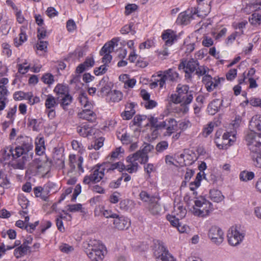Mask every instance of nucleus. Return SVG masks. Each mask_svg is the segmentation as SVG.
Wrapping results in <instances>:
<instances>
[{
	"label": "nucleus",
	"instance_id": "72a5a7b5",
	"mask_svg": "<svg viewBox=\"0 0 261 261\" xmlns=\"http://www.w3.org/2000/svg\"><path fill=\"white\" fill-rule=\"evenodd\" d=\"M109 78L103 77L99 82V85L101 86L100 92L102 95H108L110 93V86L108 84Z\"/></svg>",
	"mask_w": 261,
	"mask_h": 261
},
{
	"label": "nucleus",
	"instance_id": "1a4fd4ad",
	"mask_svg": "<svg viewBox=\"0 0 261 261\" xmlns=\"http://www.w3.org/2000/svg\"><path fill=\"white\" fill-rule=\"evenodd\" d=\"M224 81L225 79L223 77L218 76L212 77L210 75L204 76L202 80V82L208 92H212L214 89L219 88L221 83Z\"/></svg>",
	"mask_w": 261,
	"mask_h": 261
},
{
	"label": "nucleus",
	"instance_id": "6ab92c4d",
	"mask_svg": "<svg viewBox=\"0 0 261 261\" xmlns=\"http://www.w3.org/2000/svg\"><path fill=\"white\" fill-rule=\"evenodd\" d=\"M161 198L159 195L152 199V201L148 204V209L149 212L153 215H159L162 210L161 204L159 202Z\"/></svg>",
	"mask_w": 261,
	"mask_h": 261
},
{
	"label": "nucleus",
	"instance_id": "423d86ee",
	"mask_svg": "<svg viewBox=\"0 0 261 261\" xmlns=\"http://www.w3.org/2000/svg\"><path fill=\"white\" fill-rule=\"evenodd\" d=\"M105 175L99 164H97L93 168V171L90 175H86L83 179V182L86 185L91 183H97L100 181Z\"/></svg>",
	"mask_w": 261,
	"mask_h": 261
},
{
	"label": "nucleus",
	"instance_id": "0eeeda50",
	"mask_svg": "<svg viewBox=\"0 0 261 261\" xmlns=\"http://www.w3.org/2000/svg\"><path fill=\"white\" fill-rule=\"evenodd\" d=\"M14 159H18L21 157V159H18L17 162L13 164L12 166L14 169H23L25 167V163L29 159L28 154L25 152L21 147L18 146L15 147V151H14Z\"/></svg>",
	"mask_w": 261,
	"mask_h": 261
},
{
	"label": "nucleus",
	"instance_id": "49530a36",
	"mask_svg": "<svg viewBox=\"0 0 261 261\" xmlns=\"http://www.w3.org/2000/svg\"><path fill=\"white\" fill-rule=\"evenodd\" d=\"M14 151H15V147L14 148V147L11 145H9L5 147L3 152V156L4 159L5 160H9L11 158L13 159L15 154Z\"/></svg>",
	"mask_w": 261,
	"mask_h": 261
},
{
	"label": "nucleus",
	"instance_id": "a878e982",
	"mask_svg": "<svg viewBox=\"0 0 261 261\" xmlns=\"http://www.w3.org/2000/svg\"><path fill=\"white\" fill-rule=\"evenodd\" d=\"M236 141V134L232 135L231 139L229 140H222V141L216 139L215 142L217 146L220 149H226L229 146Z\"/></svg>",
	"mask_w": 261,
	"mask_h": 261
},
{
	"label": "nucleus",
	"instance_id": "69168bd1",
	"mask_svg": "<svg viewBox=\"0 0 261 261\" xmlns=\"http://www.w3.org/2000/svg\"><path fill=\"white\" fill-rule=\"evenodd\" d=\"M47 45L48 42L47 41L38 40V42L36 44V48L37 50L46 52L47 50Z\"/></svg>",
	"mask_w": 261,
	"mask_h": 261
},
{
	"label": "nucleus",
	"instance_id": "473e14b6",
	"mask_svg": "<svg viewBox=\"0 0 261 261\" xmlns=\"http://www.w3.org/2000/svg\"><path fill=\"white\" fill-rule=\"evenodd\" d=\"M79 100L81 105L85 109H92L93 107V102L90 100L87 95L85 93H82L79 97Z\"/></svg>",
	"mask_w": 261,
	"mask_h": 261
},
{
	"label": "nucleus",
	"instance_id": "3c124183",
	"mask_svg": "<svg viewBox=\"0 0 261 261\" xmlns=\"http://www.w3.org/2000/svg\"><path fill=\"white\" fill-rule=\"evenodd\" d=\"M210 71L209 68L203 65L199 66L198 65V67L196 70V74L198 76H205L207 75H209L208 74Z\"/></svg>",
	"mask_w": 261,
	"mask_h": 261
},
{
	"label": "nucleus",
	"instance_id": "4be33fe9",
	"mask_svg": "<svg viewBox=\"0 0 261 261\" xmlns=\"http://www.w3.org/2000/svg\"><path fill=\"white\" fill-rule=\"evenodd\" d=\"M91 109L88 108L83 109L79 113V117L89 122H94L96 119V115Z\"/></svg>",
	"mask_w": 261,
	"mask_h": 261
},
{
	"label": "nucleus",
	"instance_id": "bb28decb",
	"mask_svg": "<svg viewBox=\"0 0 261 261\" xmlns=\"http://www.w3.org/2000/svg\"><path fill=\"white\" fill-rule=\"evenodd\" d=\"M27 27L26 26H21L20 28V33L19 34V38H15L14 40V43L16 47H19L21 45L27 40L26 31Z\"/></svg>",
	"mask_w": 261,
	"mask_h": 261
},
{
	"label": "nucleus",
	"instance_id": "a211bd4d",
	"mask_svg": "<svg viewBox=\"0 0 261 261\" xmlns=\"http://www.w3.org/2000/svg\"><path fill=\"white\" fill-rule=\"evenodd\" d=\"M69 164L70 167L74 169L77 167L79 172L83 173L84 172V168L82 166L84 159L82 156L77 157L74 154H70L69 156Z\"/></svg>",
	"mask_w": 261,
	"mask_h": 261
},
{
	"label": "nucleus",
	"instance_id": "c756f323",
	"mask_svg": "<svg viewBox=\"0 0 261 261\" xmlns=\"http://www.w3.org/2000/svg\"><path fill=\"white\" fill-rule=\"evenodd\" d=\"M223 100L216 99L214 100L208 106V111L211 114H215L222 106Z\"/></svg>",
	"mask_w": 261,
	"mask_h": 261
},
{
	"label": "nucleus",
	"instance_id": "338daca9",
	"mask_svg": "<svg viewBox=\"0 0 261 261\" xmlns=\"http://www.w3.org/2000/svg\"><path fill=\"white\" fill-rule=\"evenodd\" d=\"M41 80L44 83L50 85L54 82V76L51 74L46 73L42 77Z\"/></svg>",
	"mask_w": 261,
	"mask_h": 261
},
{
	"label": "nucleus",
	"instance_id": "c85d7f7f",
	"mask_svg": "<svg viewBox=\"0 0 261 261\" xmlns=\"http://www.w3.org/2000/svg\"><path fill=\"white\" fill-rule=\"evenodd\" d=\"M36 153L41 155L43 154L45 150V142L43 137H38L35 140Z\"/></svg>",
	"mask_w": 261,
	"mask_h": 261
},
{
	"label": "nucleus",
	"instance_id": "680f3d73",
	"mask_svg": "<svg viewBox=\"0 0 261 261\" xmlns=\"http://www.w3.org/2000/svg\"><path fill=\"white\" fill-rule=\"evenodd\" d=\"M107 67L108 65L103 64L99 67L95 68L94 70V73L97 76L102 75L108 70Z\"/></svg>",
	"mask_w": 261,
	"mask_h": 261
},
{
	"label": "nucleus",
	"instance_id": "bf43d9fd",
	"mask_svg": "<svg viewBox=\"0 0 261 261\" xmlns=\"http://www.w3.org/2000/svg\"><path fill=\"white\" fill-rule=\"evenodd\" d=\"M53 159L55 161H57L59 165L63 167L64 164V157L62 153L58 154L56 151L53 154Z\"/></svg>",
	"mask_w": 261,
	"mask_h": 261
},
{
	"label": "nucleus",
	"instance_id": "774afa93",
	"mask_svg": "<svg viewBox=\"0 0 261 261\" xmlns=\"http://www.w3.org/2000/svg\"><path fill=\"white\" fill-rule=\"evenodd\" d=\"M157 261H175L173 257L169 253L168 251L165 252Z\"/></svg>",
	"mask_w": 261,
	"mask_h": 261
},
{
	"label": "nucleus",
	"instance_id": "f704fd0d",
	"mask_svg": "<svg viewBox=\"0 0 261 261\" xmlns=\"http://www.w3.org/2000/svg\"><path fill=\"white\" fill-rule=\"evenodd\" d=\"M250 127L261 132V115L253 116L250 121Z\"/></svg>",
	"mask_w": 261,
	"mask_h": 261
},
{
	"label": "nucleus",
	"instance_id": "412c9836",
	"mask_svg": "<svg viewBox=\"0 0 261 261\" xmlns=\"http://www.w3.org/2000/svg\"><path fill=\"white\" fill-rule=\"evenodd\" d=\"M95 128L88 124H84L77 127V132L83 137H89L95 134Z\"/></svg>",
	"mask_w": 261,
	"mask_h": 261
},
{
	"label": "nucleus",
	"instance_id": "cd10ccee",
	"mask_svg": "<svg viewBox=\"0 0 261 261\" xmlns=\"http://www.w3.org/2000/svg\"><path fill=\"white\" fill-rule=\"evenodd\" d=\"M117 39H113L110 42L106 43L100 51V55H103L105 54H109L113 51L115 46L117 45Z\"/></svg>",
	"mask_w": 261,
	"mask_h": 261
},
{
	"label": "nucleus",
	"instance_id": "b1692460",
	"mask_svg": "<svg viewBox=\"0 0 261 261\" xmlns=\"http://www.w3.org/2000/svg\"><path fill=\"white\" fill-rule=\"evenodd\" d=\"M105 246L101 242L95 239L90 240L87 244V246L86 248V253L88 254L89 252H94L98 250V248L103 249Z\"/></svg>",
	"mask_w": 261,
	"mask_h": 261
},
{
	"label": "nucleus",
	"instance_id": "7c9ffc66",
	"mask_svg": "<svg viewBox=\"0 0 261 261\" xmlns=\"http://www.w3.org/2000/svg\"><path fill=\"white\" fill-rule=\"evenodd\" d=\"M46 188H42L41 187H36L34 188L33 191L34 194L36 197H39L44 201H47L48 195H47Z\"/></svg>",
	"mask_w": 261,
	"mask_h": 261
},
{
	"label": "nucleus",
	"instance_id": "8fccbe9b",
	"mask_svg": "<svg viewBox=\"0 0 261 261\" xmlns=\"http://www.w3.org/2000/svg\"><path fill=\"white\" fill-rule=\"evenodd\" d=\"M249 21L251 25H258L261 23V15L254 13L249 18Z\"/></svg>",
	"mask_w": 261,
	"mask_h": 261
},
{
	"label": "nucleus",
	"instance_id": "864d4df0",
	"mask_svg": "<svg viewBox=\"0 0 261 261\" xmlns=\"http://www.w3.org/2000/svg\"><path fill=\"white\" fill-rule=\"evenodd\" d=\"M105 139L103 137H100L96 139L93 144L88 146L89 149L94 148L95 150H98L103 145V141Z\"/></svg>",
	"mask_w": 261,
	"mask_h": 261
},
{
	"label": "nucleus",
	"instance_id": "13d9d810",
	"mask_svg": "<svg viewBox=\"0 0 261 261\" xmlns=\"http://www.w3.org/2000/svg\"><path fill=\"white\" fill-rule=\"evenodd\" d=\"M61 98H62L61 106H62L64 109L72 102V97L69 93Z\"/></svg>",
	"mask_w": 261,
	"mask_h": 261
},
{
	"label": "nucleus",
	"instance_id": "0e129e2a",
	"mask_svg": "<svg viewBox=\"0 0 261 261\" xmlns=\"http://www.w3.org/2000/svg\"><path fill=\"white\" fill-rule=\"evenodd\" d=\"M71 145L74 150H77L79 152L83 153L84 151L82 143L77 140H73L71 142Z\"/></svg>",
	"mask_w": 261,
	"mask_h": 261
},
{
	"label": "nucleus",
	"instance_id": "dca6fc26",
	"mask_svg": "<svg viewBox=\"0 0 261 261\" xmlns=\"http://www.w3.org/2000/svg\"><path fill=\"white\" fill-rule=\"evenodd\" d=\"M162 38L165 42V45L168 46H171L177 39L176 32L170 29L163 32Z\"/></svg>",
	"mask_w": 261,
	"mask_h": 261
},
{
	"label": "nucleus",
	"instance_id": "7ed1b4c3",
	"mask_svg": "<svg viewBox=\"0 0 261 261\" xmlns=\"http://www.w3.org/2000/svg\"><path fill=\"white\" fill-rule=\"evenodd\" d=\"M195 205L193 206V214L199 217L208 216L213 211L212 204L205 198L201 197L194 201Z\"/></svg>",
	"mask_w": 261,
	"mask_h": 261
},
{
	"label": "nucleus",
	"instance_id": "f257e3e1",
	"mask_svg": "<svg viewBox=\"0 0 261 261\" xmlns=\"http://www.w3.org/2000/svg\"><path fill=\"white\" fill-rule=\"evenodd\" d=\"M194 94L195 92L190 90L188 85L179 84L176 87V93L171 95L170 100L175 104H180V111L186 114L189 110Z\"/></svg>",
	"mask_w": 261,
	"mask_h": 261
},
{
	"label": "nucleus",
	"instance_id": "a19ab883",
	"mask_svg": "<svg viewBox=\"0 0 261 261\" xmlns=\"http://www.w3.org/2000/svg\"><path fill=\"white\" fill-rule=\"evenodd\" d=\"M260 6L261 0H256L253 3L247 4L244 11L245 12L249 13L250 11H257L260 9Z\"/></svg>",
	"mask_w": 261,
	"mask_h": 261
},
{
	"label": "nucleus",
	"instance_id": "e433bc0d",
	"mask_svg": "<svg viewBox=\"0 0 261 261\" xmlns=\"http://www.w3.org/2000/svg\"><path fill=\"white\" fill-rule=\"evenodd\" d=\"M160 72L161 73L158 74L156 79L152 83V86L154 87L159 86L160 88H163L165 87L167 80L164 73H162V71H160Z\"/></svg>",
	"mask_w": 261,
	"mask_h": 261
},
{
	"label": "nucleus",
	"instance_id": "c03bdc74",
	"mask_svg": "<svg viewBox=\"0 0 261 261\" xmlns=\"http://www.w3.org/2000/svg\"><path fill=\"white\" fill-rule=\"evenodd\" d=\"M159 193H155L153 195H150L145 191H142L139 194L140 199L144 202H147L148 204L152 201V199L155 197H158Z\"/></svg>",
	"mask_w": 261,
	"mask_h": 261
},
{
	"label": "nucleus",
	"instance_id": "20e7f679",
	"mask_svg": "<svg viewBox=\"0 0 261 261\" xmlns=\"http://www.w3.org/2000/svg\"><path fill=\"white\" fill-rule=\"evenodd\" d=\"M250 128L252 129L251 127ZM252 129L247 132L245 136V141L250 153L261 149V132L257 133L255 132L256 129Z\"/></svg>",
	"mask_w": 261,
	"mask_h": 261
},
{
	"label": "nucleus",
	"instance_id": "393cba45",
	"mask_svg": "<svg viewBox=\"0 0 261 261\" xmlns=\"http://www.w3.org/2000/svg\"><path fill=\"white\" fill-rule=\"evenodd\" d=\"M106 252V248L103 246V249L98 248V250L94 252H89L87 254L89 258L92 261H102L104 258Z\"/></svg>",
	"mask_w": 261,
	"mask_h": 261
},
{
	"label": "nucleus",
	"instance_id": "09e8293b",
	"mask_svg": "<svg viewBox=\"0 0 261 261\" xmlns=\"http://www.w3.org/2000/svg\"><path fill=\"white\" fill-rule=\"evenodd\" d=\"M254 177V174L253 172L248 171H243L240 174V178L243 181H247L252 179Z\"/></svg>",
	"mask_w": 261,
	"mask_h": 261
},
{
	"label": "nucleus",
	"instance_id": "de8ad7c7",
	"mask_svg": "<svg viewBox=\"0 0 261 261\" xmlns=\"http://www.w3.org/2000/svg\"><path fill=\"white\" fill-rule=\"evenodd\" d=\"M33 96L32 92L25 93L22 91H18L14 93V98L17 100H21L23 99L30 100Z\"/></svg>",
	"mask_w": 261,
	"mask_h": 261
},
{
	"label": "nucleus",
	"instance_id": "9d476101",
	"mask_svg": "<svg viewBox=\"0 0 261 261\" xmlns=\"http://www.w3.org/2000/svg\"><path fill=\"white\" fill-rule=\"evenodd\" d=\"M198 65V61L191 59L187 62L181 63L179 65L178 68L179 69H182L184 70L186 79H190L192 77V74L196 71Z\"/></svg>",
	"mask_w": 261,
	"mask_h": 261
},
{
	"label": "nucleus",
	"instance_id": "2eb2a0df",
	"mask_svg": "<svg viewBox=\"0 0 261 261\" xmlns=\"http://www.w3.org/2000/svg\"><path fill=\"white\" fill-rule=\"evenodd\" d=\"M16 142L19 144L18 146L21 147L28 153L33 148L32 139L29 137L20 135L17 138Z\"/></svg>",
	"mask_w": 261,
	"mask_h": 261
},
{
	"label": "nucleus",
	"instance_id": "603ef678",
	"mask_svg": "<svg viewBox=\"0 0 261 261\" xmlns=\"http://www.w3.org/2000/svg\"><path fill=\"white\" fill-rule=\"evenodd\" d=\"M248 24V22L247 20H243L238 22H234L232 24L233 28L236 29H239L241 30V32L239 33V35H241L244 34L243 29L245 28L246 25Z\"/></svg>",
	"mask_w": 261,
	"mask_h": 261
},
{
	"label": "nucleus",
	"instance_id": "f3484780",
	"mask_svg": "<svg viewBox=\"0 0 261 261\" xmlns=\"http://www.w3.org/2000/svg\"><path fill=\"white\" fill-rule=\"evenodd\" d=\"M137 104L134 102H127L125 105V110L121 116L123 120H130L136 113L135 107Z\"/></svg>",
	"mask_w": 261,
	"mask_h": 261
},
{
	"label": "nucleus",
	"instance_id": "6e6552de",
	"mask_svg": "<svg viewBox=\"0 0 261 261\" xmlns=\"http://www.w3.org/2000/svg\"><path fill=\"white\" fill-rule=\"evenodd\" d=\"M207 235L211 242L216 245H220L224 241V232L219 226H212L208 230Z\"/></svg>",
	"mask_w": 261,
	"mask_h": 261
},
{
	"label": "nucleus",
	"instance_id": "c9c22d12",
	"mask_svg": "<svg viewBox=\"0 0 261 261\" xmlns=\"http://www.w3.org/2000/svg\"><path fill=\"white\" fill-rule=\"evenodd\" d=\"M210 197L212 201L218 203L222 201L224 198V196L222 194L221 192L216 189L210 190Z\"/></svg>",
	"mask_w": 261,
	"mask_h": 261
},
{
	"label": "nucleus",
	"instance_id": "2f4dec72",
	"mask_svg": "<svg viewBox=\"0 0 261 261\" xmlns=\"http://www.w3.org/2000/svg\"><path fill=\"white\" fill-rule=\"evenodd\" d=\"M250 154L254 166L261 169V149Z\"/></svg>",
	"mask_w": 261,
	"mask_h": 261
},
{
	"label": "nucleus",
	"instance_id": "39448f33",
	"mask_svg": "<svg viewBox=\"0 0 261 261\" xmlns=\"http://www.w3.org/2000/svg\"><path fill=\"white\" fill-rule=\"evenodd\" d=\"M245 234L236 226L231 227L228 231L227 239L228 243L236 246L240 244L244 239Z\"/></svg>",
	"mask_w": 261,
	"mask_h": 261
},
{
	"label": "nucleus",
	"instance_id": "f8f14e48",
	"mask_svg": "<svg viewBox=\"0 0 261 261\" xmlns=\"http://www.w3.org/2000/svg\"><path fill=\"white\" fill-rule=\"evenodd\" d=\"M58 102L52 95L48 94L47 95L45 102V112L50 119H53L55 117V108L58 106Z\"/></svg>",
	"mask_w": 261,
	"mask_h": 261
},
{
	"label": "nucleus",
	"instance_id": "5701e85b",
	"mask_svg": "<svg viewBox=\"0 0 261 261\" xmlns=\"http://www.w3.org/2000/svg\"><path fill=\"white\" fill-rule=\"evenodd\" d=\"M193 19V14L191 11H186L180 13L177 18L176 22L180 24H188Z\"/></svg>",
	"mask_w": 261,
	"mask_h": 261
},
{
	"label": "nucleus",
	"instance_id": "ddd939ff",
	"mask_svg": "<svg viewBox=\"0 0 261 261\" xmlns=\"http://www.w3.org/2000/svg\"><path fill=\"white\" fill-rule=\"evenodd\" d=\"M113 224L115 227L119 230H124L129 228L130 226V221L127 218L123 216L116 215L114 217Z\"/></svg>",
	"mask_w": 261,
	"mask_h": 261
},
{
	"label": "nucleus",
	"instance_id": "aec40b11",
	"mask_svg": "<svg viewBox=\"0 0 261 261\" xmlns=\"http://www.w3.org/2000/svg\"><path fill=\"white\" fill-rule=\"evenodd\" d=\"M154 149V147L150 144H147L142 149L135 153L138 158H140L141 162L146 163L148 160V153Z\"/></svg>",
	"mask_w": 261,
	"mask_h": 261
},
{
	"label": "nucleus",
	"instance_id": "ea45409f",
	"mask_svg": "<svg viewBox=\"0 0 261 261\" xmlns=\"http://www.w3.org/2000/svg\"><path fill=\"white\" fill-rule=\"evenodd\" d=\"M167 81L176 82L178 79V73L172 69H169L163 72Z\"/></svg>",
	"mask_w": 261,
	"mask_h": 261
},
{
	"label": "nucleus",
	"instance_id": "6e6d98bb",
	"mask_svg": "<svg viewBox=\"0 0 261 261\" xmlns=\"http://www.w3.org/2000/svg\"><path fill=\"white\" fill-rule=\"evenodd\" d=\"M147 116L144 115H136L132 121L133 125L140 126L141 125L142 121L146 120Z\"/></svg>",
	"mask_w": 261,
	"mask_h": 261
},
{
	"label": "nucleus",
	"instance_id": "58836bf2",
	"mask_svg": "<svg viewBox=\"0 0 261 261\" xmlns=\"http://www.w3.org/2000/svg\"><path fill=\"white\" fill-rule=\"evenodd\" d=\"M30 247L24 243L14 250V254L16 258H19L26 255Z\"/></svg>",
	"mask_w": 261,
	"mask_h": 261
},
{
	"label": "nucleus",
	"instance_id": "e2e57ef3",
	"mask_svg": "<svg viewBox=\"0 0 261 261\" xmlns=\"http://www.w3.org/2000/svg\"><path fill=\"white\" fill-rule=\"evenodd\" d=\"M214 127V124L213 123H209L203 129V136L204 137H207L213 131Z\"/></svg>",
	"mask_w": 261,
	"mask_h": 261
},
{
	"label": "nucleus",
	"instance_id": "9b49d317",
	"mask_svg": "<svg viewBox=\"0 0 261 261\" xmlns=\"http://www.w3.org/2000/svg\"><path fill=\"white\" fill-rule=\"evenodd\" d=\"M126 162L128 164L124 165L123 171L125 170L129 173L136 172L138 169L139 163L143 164L141 162L140 158L135 153L127 156Z\"/></svg>",
	"mask_w": 261,
	"mask_h": 261
},
{
	"label": "nucleus",
	"instance_id": "37998d69",
	"mask_svg": "<svg viewBox=\"0 0 261 261\" xmlns=\"http://www.w3.org/2000/svg\"><path fill=\"white\" fill-rule=\"evenodd\" d=\"M55 92L59 96L58 98L65 96L69 93L67 86L61 84L57 85L54 89Z\"/></svg>",
	"mask_w": 261,
	"mask_h": 261
},
{
	"label": "nucleus",
	"instance_id": "5fc2aeb1",
	"mask_svg": "<svg viewBox=\"0 0 261 261\" xmlns=\"http://www.w3.org/2000/svg\"><path fill=\"white\" fill-rule=\"evenodd\" d=\"M134 204L132 200L129 199H124L120 202V208L124 211H128L130 209V206Z\"/></svg>",
	"mask_w": 261,
	"mask_h": 261
},
{
	"label": "nucleus",
	"instance_id": "052dcab7",
	"mask_svg": "<svg viewBox=\"0 0 261 261\" xmlns=\"http://www.w3.org/2000/svg\"><path fill=\"white\" fill-rule=\"evenodd\" d=\"M168 147V143L166 141H161L157 144L155 149L158 152H162Z\"/></svg>",
	"mask_w": 261,
	"mask_h": 261
},
{
	"label": "nucleus",
	"instance_id": "4c0bfd02",
	"mask_svg": "<svg viewBox=\"0 0 261 261\" xmlns=\"http://www.w3.org/2000/svg\"><path fill=\"white\" fill-rule=\"evenodd\" d=\"M123 93L119 90H113L111 91L109 93L108 97L110 100L113 102H118L122 100L123 98Z\"/></svg>",
	"mask_w": 261,
	"mask_h": 261
},
{
	"label": "nucleus",
	"instance_id": "79ce46f5",
	"mask_svg": "<svg viewBox=\"0 0 261 261\" xmlns=\"http://www.w3.org/2000/svg\"><path fill=\"white\" fill-rule=\"evenodd\" d=\"M167 251V250L163 245V243L159 242L154 247L153 254L157 260H158L159 258Z\"/></svg>",
	"mask_w": 261,
	"mask_h": 261
},
{
	"label": "nucleus",
	"instance_id": "4468645a",
	"mask_svg": "<svg viewBox=\"0 0 261 261\" xmlns=\"http://www.w3.org/2000/svg\"><path fill=\"white\" fill-rule=\"evenodd\" d=\"M101 167L102 171L105 172H111L115 169H118L119 171H122L123 169L124 168V165L121 162H118L115 163H112L111 161L109 160L108 162L104 163L102 164H99Z\"/></svg>",
	"mask_w": 261,
	"mask_h": 261
},
{
	"label": "nucleus",
	"instance_id": "4d7b16f0",
	"mask_svg": "<svg viewBox=\"0 0 261 261\" xmlns=\"http://www.w3.org/2000/svg\"><path fill=\"white\" fill-rule=\"evenodd\" d=\"M117 137L121 141L123 144H128L132 142V138L126 133L122 134L119 133L117 135Z\"/></svg>",
	"mask_w": 261,
	"mask_h": 261
},
{
	"label": "nucleus",
	"instance_id": "a18cd8bd",
	"mask_svg": "<svg viewBox=\"0 0 261 261\" xmlns=\"http://www.w3.org/2000/svg\"><path fill=\"white\" fill-rule=\"evenodd\" d=\"M124 150L121 147H117L111 152L108 156V159L112 162L115 159L120 158L124 153Z\"/></svg>",
	"mask_w": 261,
	"mask_h": 261
},
{
	"label": "nucleus",
	"instance_id": "f03ea898",
	"mask_svg": "<svg viewBox=\"0 0 261 261\" xmlns=\"http://www.w3.org/2000/svg\"><path fill=\"white\" fill-rule=\"evenodd\" d=\"M148 120L151 127L166 129L163 134L164 137L170 136L177 129V122L174 118H169L159 122L157 118L150 116L148 118Z\"/></svg>",
	"mask_w": 261,
	"mask_h": 261
}]
</instances>
